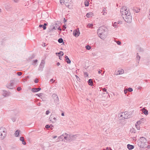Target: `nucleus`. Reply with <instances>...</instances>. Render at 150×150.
Wrapping results in <instances>:
<instances>
[{
    "label": "nucleus",
    "instance_id": "obj_44",
    "mask_svg": "<svg viewBox=\"0 0 150 150\" xmlns=\"http://www.w3.org/2000/svg\"><path fill=\"white\" fill-rule=\"evenodd\" d=\"M65 1H63L62 0H60V2L61 4H62V3H63L64 4Z\"/></svg>",
    "mask_w": 150,
    "mask_h": 150
},
{
    "label": "nucleus",
    "instance_id": "obj_21",
    "mask_svg": "<svg viewBox=\"0 0 150 150\" xmlns=\"http://www.w3.org/2000/svg\"><path fill=\"white\" fill-rule=\"evenodd\" d=\"M119 23L117 22H115L113 24V26L115 28H117L118 27V25Z\"/></svg>",
    "mask_w": 150,
    "mask_h": 150
},
{
    "label": "nucleus",
    "instance_id": "obj_24",
    "mask_svg": "<svg viewBox=\"0 0 150 150\" xmlns=\"http://www.w3.org/2000/svg\"><path fill=\"white\" fill-rule=\"evenodd\" d=\"M108 95L109 96V94L108 92H107L106 93H103L102 94V96L103 97H106V96Z\"/></svg>",
    "mask_w": 150,
    "mask_h": 150
},
{
    "label": "nucleus",
    "instance_id": "obj_50",
    "mask_svg": "<svg viewBox=\"0 0 150 150\" xmlns=\"http://www.w3.org/2000/svg\"><path fill=\"white\" fill-rule=\"evenodd\" d=\"M22 144L24 145H25L26 144V143L24 141L22 142Z\"/></svg>",
    "mask_w": 150,
    "mask_h": 150
},
{
    "label": "nucleus",
    "instance_id": "obj_38",
    "mask_svg": "<svg viewBox=\"0 0 150 150\" xmlns=\"http://www.w3.org/2000/svg\"><path fill=\"white\" fill-rule=\"evenodd\" d=\"M84 75L86 77H88V74L87 72H84Z\"/></svg>",
    "mask_w": 150,
    "mask_h": 150
},
{
    "label": "nucleus",
    "instance_id": "obj_27",
    "mask_svg": "<svg viewBox=\"0 0 150 150\" xmlns=\"http://www.w3.org/2000/svg\"><path fill=\"white\" fill-rule=\"evenodd\" d=\"M44 64L45 61L43 60H42L41 61L40 65L42 66H43L44 67Z\"/></svg>",
    "mask_w": 150,
    "mask_h": 150
},
{
    "label": "nucleus",
    "instance_id": "obj_2",
    "mask_svg": "<svg viewBox=\"0 0 150 150\" xmlns=\"http://www.w3.org/2000/svg\"><path fill=\"white\" fill-rule=\"evenodd\" d=\"M139 140V142L138 143V145L141 148H144L147 147V141L144 137H141Z\"/></svg>",
    "mask_w": 150,
    "mask_h": 150
},
{
    "label": "nucleus",
    "instance_id": "obj_4",
    "mask_svg": "<svg viewBox=\"0 0 150 150\" xmlns=\"http://www.w3.org/2000/svg\"><path fill=\"white\" fill-rule=\"evenodd\" d=\"M120 12L122 13V16L123 17L124 15L127 16L129 15L128 13L131 14L130 10L126 6H124L120 9Z\"/></svg>",
    "mask_w": 150,
    "mask_h": 150
},
{
    "label": "nucleus",
    "instance_id": "obj_9",
    "mask_svg": "<svg viewBox=\"0 0 150 150\" xmlns=\"http://www.w3.org/2000/svg\"><path fill=\"white\" fill-rule=\"evenodd\" d=\"M80 33L79 30H74V31L73 34L76 37H78Z\"/></svg>",
    "mask_w": 150,
    "mask_h": 150
},
{
    "label": "nucleus",
    "instance_id": "obj_33",
    "mask_svg": "<svg viewBox=\"0 0 150 150\" xmlns=\"http://www.w3.org/2000/svg\"><path fill=\"white\" fill-rule=\"evenodd\" d=\"M47 25V24L46 23H45L43 25V29L44 30H45L46 28V26Z\"/></svg>",
    "mask_w": 150,
    "mask_h": 150
},
{
    "label": "nucleus",
    "instance_id": "obj_56",
    "mask_svg": "<svg viewBox=\"0 0 150 150\" xmlns=\"http://www.w3.org/2000/svg\"><path fill=\"white\" fill-rule=\"evenodd\" d=\"M64 23L66 22V21H67V20L64 18Z\"/></svg>",
    "mask_w": 150,
    "mask_h": 150
},
{
    "label": "nucleus",
    "instance_id": "obj_29",
    "mask_svg": "<svg viewBox=\"0 0 150 150\" xmlns=\"http://www.w3.org/2000/svg\"><path fill=\"white\" fill-rule=\"evenodd\" d=\"M44 67L43 66H42L40 65L38 69L39 70L42 71Z\"/></svg>",
    "mask_w": 150,
    "mask_h": 150
},
{
    "label": "nucleus",
    "instance_id": "obj_54",
    "mask_svg": "<svg viewBox=\"0 0 150 150\" xmlns=\"http://www.w3.org/2000/svg\"><path fill=\"white\" fill-rule=\"evenodd\" d=\"M40 27H42L43 28V25H40L39 26Z\"/></svg>",
    "mask_w": 150,
    "mask_h": 150
},
{
    "label": "nucleus",
    "instance_id": "obj_14",
    "mask_svg": "<svg viewBox=\"0 0 150 150\" xmlns=\"http://www.w3.org/2000/svg\"><path fill=\"white\" fill-rule=\"evenodd\" d=\"M93 16V13L91 12L87 13L86 15V16L87 18H91Z\"/></svg>",
    "mask_w": 150,
    "mask_h": 150
},
{
    "label": "nucleus",
    "instance_id": "obj_28",
    "mask_svg": "<svg viewBox=\"0 0 150 150\" xmlns=\"http://www.w3.org/2000/svg\"><path fill=\"white\" fill-rule=\"evenodd\" d=\"M58 42L59 43H62L63 42V40L62 38H59L58 40Z\"/></svg>",
    "mask_w": 150,
    "mask_h": 150
},
{
    "label": "nucleus",
    "instance_id": "obj_64",
    "mask_svg": "<svg viewBox=\"0 0 150 150\" xmlns=\"http://www.w3.org/2000/svg\"><path fill=\"white\" fill-rule=\"evenodd\" d=\"M57 29L59 30H61V29L60 28H58Z\"/></svg>",
    "mask_w": 150,
    "mask_h": 150
},
{
    "label": "nucleus",
    "instance_id": "obj_52",
    "mask_svg": "<svg viewBox=\"0 0 150 150\" xmlns=\"http://www.w3.org/2000/svg\"><path fill=\"white\" fill-rule=\"evenodd\" d=\"M42 94V93H40L39 94H36V95L38 96L39 97H40L41 96Z\"/></svg>",
    "mask_w": 150,
    "mask_h": 150
},
{
    "label": "nucleus",
    "instance_id": "obj_61",
    "mask_svg": "<svg viewBox=\"0 0 150 150\" xmlns=\"http://www.w3.org/2000/svg\"><path fill=\"white\" fill-rule=\"evenodd\" d=\"M59 59H61V58H62V56H61L60 55H59Z\"/></svg>",
    "mask_w": 150,
    "mask_h": 150
},
{
    "label": "nucleus",
    "instance_id": "obj_12",
    "mask_svg": "<svg viewBox=\"0 0 150 150\" xmlns=\"http://www.w3.org/2000/svg\"><path fill=\"white\" fill-rule=\"evenodd\" d=\"M41 89V88H32L31 89V91L33 92H38Z\"/></svg>",
    "mask_w": 150,
    "mask_h": 150
},
{
    "label": "nucleus",
    "instance_id": "obj_30",
    "mask_svg": "<svg viewBox=\"0 0 150 150\" xmlns=\"http://www.w3.org/2000/svg\"><path fill=\"white\" fill-rule=\"evenodd\" d=\"M93 25V24L89 23L87 25V27L89 28H90L91 27H92Z\"/></svg>",
    "mask_w": 150,
    "mask_h": 150
},
{
    "label": "nucleus",
    "instance_id": "obj_46",
    "mask_svg": "<svg viewBox=\"0 0 150 150\" xmlns=\"http://www.w3.org/2000/svg\"><path fill=\"white\" fill-rule=\"evenodd\" d=\"M50 127V126L49 125H46L45 126V128L47 129Z\"/></svg>",
    "mask_w": 150,
    "mask_h": 150
},
{
    "label": "nucleus",
    "instance_id": "obj_23",
    "mask_svg": "<svg viewBox=\"0 0 150 150\" xmlns=\"http://www.w3.org/2000/svg\"><path fill=\"white\" fill-rule=\"evenodd\" d=\"M19 132L20 131L18 130H17L15 132V134L16 137H17L19 136Z\"/></svg>",
    "mask_w": 150,
    "mask_h": 150
},
{
    "label": "nucleus",
    "instance_id": "obj_31",
    "mask_svg": "<svg viewBox=\"0 0 150 150\" xmlns=\"http://www.w3.org/2000/svg\"><path fill=\"white\" fill-rule=\"evenodd\" d=\"M57 29V27H55V26H54L53 27V28H51L50 29V31H52L54 29V30H56Z\"/></svg>",
    "mask_w": 150,
    "mask_h": 150
},
{
    "label": "nucleus",
    "instance_id": "obj_20",
    "mask_svg": "<svg viewBox=\"0 0 150 150\" xmlns=\"http://www.w3.org/2000/svg\"><path fill=\"white\" fill-rule=\"evenodd\" d=\"M50 120L53 122H55L56 121V118L55 117H53L52 119V117H50Z\"/></svg>",
    "mask_w": 150,
    "mask_h": 150
},
{
    "label": "nucleus",
    "instance_id": "obj_41",
    "mask_svg": "<svg viewBox=\"0 0 150 150\" xmlns=\"http://www.w3.org/2000/svg\"><path fill=\"white\" fill-rule=\"evenodd\" d=\"M116 42L118 45H120L121 44V42L120 41H116Z\"/></svg>",
    "mask_w": 150,
    "mask_h": 150
},
{
    "label": "nucleus",
    "instance_id": "obj_49",
    "mask_svg": "<svg viewBox=\"0 0 150 150\" xmlns=\"http://www.w3.org/2000/svg\"><path fill=\"white\" fill-rule=\"evenodd\" d=\"M106 11V8H105L103 9V11L102 12H105Z\"/></svg>",
    "mask_w": 150,
    "mask_h": 150
},
{
    "label": "nucleus",
    "instance_id": "obj_57",
    "mask_svg": "<svg viewBox=\"0 0 150 150\" xmlns=\"http://www.w3.org/2000/svg\"><path fill=\"white\" fill-rule=\"evenodd\" d=\"M75 76H76V77L77 79L79 78V77L78 76H77V75H75Z\"/></svg>",
    "mask_w": 150,
    "mask_h": 150
},
{
    "label": "nucleus",
    "instance_id": "obj_51",
    "mask_svg": "<svg viewBox=\"0 0 150 150\" xmlns=\"http://www.w3.org/2000/svg\"><path fill=\"white\" fill-rule=\"evenodd\" d=\"M22 144L24 145H25L26 144V143L24 141L22 142Z\"/></svg>",
    "mask_w": 150,
    "mask_h": 150
},
{
    "label": "nucleus",
    "instance_id": "obj_48",
    "mask_svg": "<svg viewBox=\"0 0 150 150\" xmlns=\"http://www.w3.org/2000/svg\"><path fill=\"white\" fill-rule=\"evenodd\" d=\"M50 112L48 111V110H47L46 111V115H48L49 113Z\"/></svg>",
    "mask_w": 150,
    "mask_h": 150
},
{
    "label": "nucleus",
    "instance_id": "obj_25",
    "mask_svg": "<svg viewBox=\"0 0 150 150\" xmlns=\"http://www.w3.org/2000/svg\"><path fill=\"white\" fill-rule=\"evenodd\" d=\"M56 54H59L60 56H62L63 55V52H62V51H60L59 52V53H56Z\"/></svg>",
    "mask_w": 150,
    "mask_h": 150
},
{
    "label": "nucleus",
    "instance_id": "obj_6",
    "mask_svg": "<svg viewBox=\"0 0 150 150\" xmlns=\"http://www.w3.org/2000/svg\"><path fill=\"white\" fill-rule=\"evenodd\" d=\"M129 15H127V16H125V15L122 17L125 21L127 23H130L132 21V18L131 14L128 13Z\"/></svg>",
    "mask_w": 150,
    "mask_h": 150
},
{
    "label": "nucleus",
    "instance_id": "obj_10",
    "mask_svg": "<svg viewBox=\"0 0 150 150\" xmlns=\"http://www.w3.org/2000/svg\"><path fill=\"white\" fill-rule=\"evenodd\" d=\"M13 83H9L6 85V86L8 88L11 89L13 88Z\"/></svg>",
    "mask_w": 150,
    "mask_h": 150
},
{
    "label": "nucleus",
    "instance_id": "obj_5",
    "mask_svg": "<svg viewBox=\"0 0 150 150\" xmlns=\"http://www.w3.org/2000/svg\"><path fill=\"white\" fill-rule=\"evenodd\" d=\"M6 129L4 127L0 128V139H4L6 136Z\"/></svg>",
    "mask_w": 150,
    "mask_h": 150
},
{
    "label": "nucleus",
    "instance_id": "obj_26",
    "mask_svg": "<svg viewBox=\"0 0 150 150\" xmlns=\"http://www.w3.org/2000/svg\"><path fill=\"white\" fill-rule=\"evenodd\" d=\"M38 60H37V59L33 60V63H32V64L33 65H35L36 64Z\"/></svg>",
    "mask_w": 150,
    "mask_h": 150
},
{
    "label": "nucleus",
    "instance_id": "obj_17",
    "mask_svg": "<svg viewBox=\"0 0 150 150\" xmlns=\"http://www.w3.org/2000/svg\"><path fill=\"white\" fill-rule=\"evenodd\" d=\"M127 147L128 149L129 150H132L134 149V146L132 145H131L129 144H128L127 145Z\"/></svg>",
    "mask_w": 150,
    "mask_h": 150
},
{
    "label": "nucleus",
    "instance_id": "obj_55",
    "mask_svg": "<svg viewBox=\"0 0 150 150\" xmlns=\"http://www.w3.org/2000/svg\"><path fill=\"white\" fill-rule=\"evenodd\" d=\"M60 64L59 63V62H57V66H59V65H60Z\"/></svg>",
    "mask_w": 150,
    "mask_h": 150
},
{
    "label": "nucleus",
    "instance_id": "obj_39",
    "mask_svg": "<svg viewBox=\"0 0 150 150\" xmlns=\"http://www.w3.org/2000/svg\"><path fill=\"white\" fill-rule=\"evenodd\" d=\"M135 126H136V128L138 130L140 128H139V125H136Z\"/></svg>",
    "mask_w": 150,
    "mask_h": 150
},
{
    "label": "nucleus",
    "instance_id": "obj_60",
    "mask_svg": "<svg viewBox=\"0 0 150 150\" xmlns=\"http://www.w3.org/2000/svg\"><path fill=\"white\" fill-rule=\"evenodd\" d=\"M142 88V87H140V86H139L138 87V89H141Z\"/></svg>",
    "mask_w": 150,
    "mask_h": 150
},
{
    "label": "nucleus",
    "instance_id": "obj_16",
    "mask_svg": "<svg viewBox=\"0 0 150 150\" xmlns=\"http://www.w3.org/2000/svg\"><path fill=\"white\" fill-rule=\"evenodd\" d=\"M140 59V57L138 55V53H137V54L136 58V61L138 63H139V62Z\"/></svg>",
    "mask_w": 150,
    "mask_h": 150
},
{
    "label": "nucleus",
    "instance_id": "obj_18",
    "mask_svg": "<svg viewBox=\"0 0 150 150\" xmlns=\"http://www.w3.org/2000/svg\"><path fill=\"white\" fill-rule=\"evenodd\" d=\"M88 83L89 85H90L91 86H92L93 85V80L91 79H89L88 81Z\"/></svg>",
    "mask_w": 150,
    "mask_h": 150
},
{
    "label": "nucleus",
    "instance_id": "obj_45",
    "mask_svg": "<svg viewBox=\"0 0 150 150\" xmlns=\"http://www.w3.org/2000/svg\"><path fill=\"white\" fill-rule=\"evenodd\" d=\"M103 92H105L106 93H107V89L105 88L103 89Z\"/></svg>",
    "mask_w": 150,
    "mask_h": 150
},
{
    "label": "nucleus",
    "instance_id": "obj_22",
    "mask_svg": "<svg viewBox=\"0 0 150 150\" xmlns=\"http://www.w3.org/2000/svg\"><path fill=\"white\" fill-rule=\"evenodd\" d=\"M89 0H86L84 2V4L86 6H88L89 5Z\"/></svg>",
    "mask_w": 150,
    "mask_h": 150
},
{
    "label": "nucleus",
    "instance_id": "obj_11",
    "mask_svg": "<svg viewBox=\"0 0 150 150\" xmlns=\"http://www.w3.org/2000/svg\"><path fill=\"white\" fill-rule=\"evenodd\" d=\"M10 94L9 92H8L6 91H3L2 93L3 95L5 97H7L10 96Z\"/></svg>",
    "mask_w": 150,
    "mask_h": 150
},
{
    "label": "nucleus",
    "instance_id": "obj_58",
    "mask_svg": "<svg viewBox=\"0 0 150 150\" xmlns=\"http://www.w3.org/2000/svg\"><path fill=\"white\" fill-rule=\"evenodd\" d=\"M144 120V118H142V119H141V120H140L141 121V122H142V121H143V120Z\"/></svg>",
    "mask_w": 150,
    "mask_h": 150
},
{
    "label": "nucleus",
    "instance_id": "obj_15",
    "mask_svg": "<svg viewBox=\"0 0 150 150\" xmlns=\"http://www.w3.org/2000/svg\"><path fill=\"white\" fill-rule=\"evenodd\" d=\"M142 112L145 115H147L148 114V111L144 108L142 109Z\"/></svg>",
    "mask_w": 150,
    "mask_h": 150
},
{
    "label": "nucleus",
    "instance_id": "obj_35",
    "mask_svg": "<svg viewBox=\"0 0 150 150\" xmlns=\"http://www.w3.org/2000/svg\"><path fill=\"white\" fill-rule=\"evenodd\" d=\"M143 122H141V121H139L137 122V125H139L141 123H143Z\"/></svg>",
    "mask_w": 150,
    "mask_h": 150
},
{
    "label": "nucleus",
    "instance_id": "obj_1",
    "mask_svg": "<svg viewBox=\"0 0 150 150\" xmlns=\"http://www.w3.org/2000/svg\"><path fill=\"white\" fill-rule=\"evenodd\" d=\"M97 34L101 39L104 40L107 36V29L104 26L100 27L97 31Z\"/></svg>",
    "mask_w": 150,
    "mask_h": 150
},
{
    "label": "nucleus",
    "instance_id": "obj_19",
    "mask_svg": "<svg viewBox=\"0 0 150 150\" xmlns=\"http://www.w3.org/2000/svg\"><path fill=\"white\" fill-rule=\"evenodd\" d=\"M65 60L67 64H70L71 63V61L67 56H66L65 57Z\"/></svg>",
    "mask_w": 150,
    "mask_h": 150
},
{
    "label": "nucleus",
    "instance_id": "obj_8",
    "mask_svg": "<svg viewBox=\"0 0 150 150\" xmlns=\"http://www.w3.org/2000/svg\"><path fill=\"white\" fill-rule=\"evenodd\" d=\"M52 97L54 100V102L55 104H57L59 103V98L55 94H53Z\"/></svg>",
    "mask_w": 150,
    "mask_h": 150
},
{
    "label": "nucleus",
    "instance_id": "obj_62",
    "mask_svg": "<svg viewBox=\"0 0 150 150\" xmlns=\"http://www.w3.org/2000/svg\"><path fill=\"white\" fill-rule=\"evenodd\" d=\"M61 115L62 116H64V113H62L61 114Z\"/></svg>",
    "mask_w": 150,
    "mask_h": 150
},
{
    "label": "nucleus",
    "instance_id": "obj_53",
    "mask_svg": "<svg viewBox=\"0 0 150 150\" xmlns=\"http://www.w3.org/2000/svg\"><path fill=\"white\" fill-rule=\"evenodd\" d=\"M103 13V15H105L107 14V12H104Z\"/></svg>",
    "mask_w": 150,
    "mask_h": 150
},
{
    "label": "nucleus",
    "instance_id": "obj_59",
    "mask_svg": "<svg viewBox=\"0 0 150 150\" xmlns=\"http://www.w3.org/2000/svg\"><path fill=\"white\" fill-rule=\"evenodd\" d=\"M57 137V136H55L53 137V138L55 139V138H56Z\"/></svg>",
    "mask_w": 150,
    "mask_h": 150
},
{
    "label": "nucleus",
    "instance_id": "obj_37",
    "mask_svg": "<svg viewBox=\"0 0 150 150\" xmlns=\"http://www.w3.org/2000/svg\"><path fill=\"white\" fill-rule=\"evenodd\" d=\"M86 48L88 50H89L91 49L89 45H87L86 46Z\"/></svg>",
    "mask_w": 150,
    "mask_h": 150
},
{
    "label": "nucleus",
    "instance_id": "obj_36",
    "mask_svg": "<svg viewBox=\"0 0 150 150\" xmlns=\"http://www.w3.org/2000/svg\"><path fill=\"white\" fill-rule=\"evenodd\" d=\"M17 74L18 76H21L22 74V73L21 72H18L17 73Z\"/></svg>",
    "mask_w": 150,
    "mask_h": 150
},
{
    "label": "nucleus",
    "instance_id": "obj_63",
    "mask_svg": "<svg viewBox=\"0 0 150 150\" xmlns=\"http://www.w3.org/2000/svg\"><path fill=\"white\" fill-rule=\"evenodd\" d=\"M101 73V71H100V70L98 71V73L99 74H100V73Z\"/></svg>",
    "mask_w": 150,
    "mask_h": 150
},
{
    "label": "nucleus",
    "instance_id": "obj_43",
    "mask_svg": "<svg viewBox=\"0 0 150 150\" xmlns=\"http://www.w3.org/2000/svg\"><path fill=\"white\" fill-rule=\"evenodd\" d=\"M127 91L128 90L127 89H125L124 90V92L125 94H126L127 92Z\"/></svg>",
    "mask_w": 150,
    "mask_h": 150
},
{
    "label": "nucleus",
    "instance_id": "obj_40",
    "mask_svg": "<svg viewBox=\"0 0 150 150\" xmlns=\"http://www.w3.org/2000/svg\"><path fill=\"white\" fill-rule=\"evenodd\" d=\"M21 90V88L20 87H18L17 88V90L18 91H20Z\"/></svg>",
    "mask_w": 150,
    "mask_h": 150
},
{
    "label": "nucleus",
    "instance_id": "obj_34",
    "mask_svg": "<svg viewBox=\"0 0 150 150\" xmlns=\"http://www.w3.org/2000/svg\"><path fill=\"white\" fill-rule=\"evenodd\" d=\"M20 139L22 142L24 141V139L23 137H21L20 138Z\"/></svg>",
    "mask_w": 150,
    "mask_h": 150
},
{
    "label": "nucleus",
    "instance_id": "obj_7",
    "mask_svg": "<svg viewBox=\"0 0 150 150\" xmlns=\"http://www.w3.org/2000/svg\"><path fill=\"white\" fill-rule=\"evenodd\" d=\"M120 117H122V119H127L129 117L128 113L127 112H122L120 114Z\"/></svg>",
    "mask_w": 150,
    "mask_h": 150
},
{
    "label": "nucleus",
    "instance_id": "obj_13",
    "mask_svg": "<svg viewBox=\"0 0 150 150\" xmlns=\"http://www.w3.org/2000/svg\"><path fill=\"white\" fill-rule=\"evenodd\" d=\"M117 72H118V73H117L116 75H119L123 74L124 73V71L123 69H121L119 70H118Z\"/></svg>",
    "mask_w": 150,
    "mask_h": 150
},
{
    "label": "nucleus",
    "instance_id": "obj_47",
    "mask_svg": "<svg viewBox=\"0 0 150 150\" xmlns=\"http://www.w3.org/2000/svg\"><path fill=\"white\" fill-rule=\"evenodd\" d=\"M34 82L35 83H38V80L37 79H36L34 81Z\"/></svg>",
    "mask_w": 150,
    "mask_h": 150
},
{
    "label": "nucleus",
    "instance_id": "obj_32",
    "mask_svg": "<svg viewBox=\"0 0 150 150\" xmlns=\"http://www.w3.org/2000/svg\"><path fill=\"white\" fill-rule=\"evenodd\" d=\"M127 89L128 91L130 92H131L133 91V89L132 88H129Z\"/></svg>",
    "mask_w": 150,
    "mask_h": 150
},
{
    "label": "nucleus",
    "instance_id": "obj_3",
    "mask_svg": "<svg viewBox=\"0 0 150 150\" xmlns=\"http://www.w3.org/2000/svg\"><path fill=\"white\" fill-rule=\"evenodd\" d=\"M75 136V135H70L65 133L62 134L59 137L61 139H62L64 137V139L66 141L69 142L74 139V138Z\"/></svg>",
    "mask_w": 150,
    "mask_h": 150
},
{
    "label": "nucleus",
    "instance_id": "obj_42",
    "mask_svg": "<svg viewBox=\"0 0 150 150\" xmlns=\"http://www.w3.org/2000/svg\"><path fill=\"white\" fill-rule=\"evenodd\" d=\"M55 81V80H54L53 79H52L50 80V82H52V83H53Z\"/></svg>",
    "mask_w": 150,
    "mask_h": 150
}]
</instances>
